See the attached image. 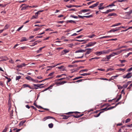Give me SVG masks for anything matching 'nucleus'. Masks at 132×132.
Masks as SVG:
<instances>
[{
	"label": "nucleus",
	"instance_id": "obj_49",
	"mask_svg": "<svg viewBox=\"0 0 132 132\" xmlns=\"http://www.w3.org/2000/svg\"><path fill=\"white\" fill-rule=\"evenodd\" d=\"M37 41H36L34 42V43L32 44V45H31L30 46H33L35 45H36L37 44Z\"/></svg>",
	"mask_w": 132,
	"mask_h": 132
},
{
	"label": "nucleus",
	"instance_id": "obj_2",
	"mask_svg": "<svg viewBox=\"0 0 132 132\" xmlns=\"http://www.w3.org/2000/svg\"><path fill=\"white\" fill-rule=\"evenodd\" d=\"M96 43L95 42H90L88 43V44L86 45V46L85 48H86L87 47H90L93 46Z\"/></svg>",
	"mask_w": 132,
	"mask_h": 132
},
{
	"label": "nucleus",
	"instance_id": "obj_6",
	"mask_svg": "<svg viewBox=\"0 0 132 132\" xmlns=\"http://www.w3.org/2000/svg\"><path fill=\"white\" fill-rule=\"evenodd\" d=\"M27 64H25L24 63H22L18 65L16 67L18 68H22L23 67H24L26 66Z\"/></svg>",
	"mask_w": 132,
	"mask_h": 132
},
{
	"label": "nucleus",
	"instance_id": "obj_57",
	"mask_svg": "<svg viewBox=\"0 0 132 132\" xmlns=\"http://www.w3.org/2000/svg\"><path fill=\"white\" fill-rule=\"evenodd\" d=\"M106 57L108 60V61L111 58V57L109 55H106Z\"/></svg>",
	"mask_w": 132,
	"mask_h": 132
},
{
	"label": "nucleus",
	"instance_id": "obj_8",
	"mask_svg": "<svg viewBox=\"0 0 132 132\" xmlns=\"http://www.w3.org/2000/svg\"><path fill=\"white\" fill-rule=\"evenodd\" d=\"M132 76V74L131 72L128 73L126 75V77H127V79H129L131 78Z\"/></svg>",
	"mask_w": 132,
	"mask_h": 132
},
{
	"label": "nucleus",
	"instance_id": "obj_40",
	"mask_svg": "<svg viewBox=\"0 0 132 132\" xmlns=\"http://www.w3.org/2000/svg\"><path fill=\"white\" fill-rule=\"evenodd\" d=\"M93 16V15H91L88 16H84V17L87 18H90L92 17Z\"/></svg>",
	"mask_w": 132,
	"mask_h": 132
},
{
	"label": "nucleus",
	"instance_id": "obj_34",
	"mask_svg": "<svg viewBox=\"0 0 132 132\" xmlns=\"http://www.w3.org/2000/svg\"><path fill=\"white\" fill-rule=\"evenodd\" d=\"M78 70L77 69H74L73 70H71V71H72L71 72L72 73H73L74 72H77L78 71Z\"/></svg>",
	"mask_w": 132,
	"mask_h": 132
},
{
	"label": "nucleus",
	"instance_id": "obj_50",
	"mask_svg": "<svg viewBox=\"0 0 132 132\" xmlns=\"http://www.w3.org/2000/svg\"><path fill=\"white\" fill-rule=\"evenodd\" d=\"M128 84H124L123 86V87L125 88H126L128 86Z\"/></svg>",
	"mask_w": 132,
	"mask_h": 132
},
{
	"label": "nucleus",
	"instance_id": "obj_61",
	"mask_svg": "<svg viewBox=\"0 0 132 132\" xmlns=\"http://www.w3.org/2000/svg\"><path fill=\"white\" fill-rule=\"evenodd\" d=\"M77 66V65H69L68 66V67H76Z\"/></svg>",
	"mask_w": 132,
	"mask_h": 132
},
{
	"label": "nucleus",
	"instance_id": "obj_22",
	"mask_svg": "<svg viewBox=\"0 0 132 132\" xmlns=\"http://www.w3.org/2000/svg\"><path fill=\"white\" fill-rule=\"evenodd\" d=\"M90 10L89 9H84L81 10V11L83 13H85L89 11Z\"/></svg>",
	"mask_w": 132,
	"mask_h": 132
},
{
	"label": "nucleus",
	"instance_id": "obj_27",
	"mask_svg": "<svg viewBox=\"0 0 132 132\" xmlns=\"http://www.w3.org/2000/svg\"><path fill=\"white\" fill-rule=\"evenodd\" d=\"M99 3V2H97L95 4L92 5V6H93V7L94 8L95 7L97 6V5H98Z\"/></svg>",
	"mask_w": 132,
	"mask_h": 132
},
{
	"label": "nucleus",
	"instance_id": "obj_5",
	"mask_svg": "<svg viewBox=\"0 0 132 132\" xmlns=\"http://www.w3.org/2000/svg\"><path fill=\"white\" fill-rule=\"evenodd\" d=\"M33 85L34 86L35 89H38V88H41L44 87V86H39V84H33Z\"/></svg>",
	"mask_w": 132,
	"mask_h": 132
},
{
	"label": "nucleus",
	"instance_id": "obj_32",
	"mask_svg": "<svg viewBox=\"0 0 132 132\" xmlns=\"http://www.w3.org/2000/svg\"><path fill=\"white\" fill-rule=\"evenodd\" d=\"M48 127L50 128H52L53 127V124L51 123L50 124H49L48 125Z\"/></svg>",
	"mask_w": 132,
	"mask_h": 132
},
{
	"label": "nucleus",
	"instance_id": "obj_51",
	"mask_svg": "<svg viewBox=\"0 0 132 132\" xmlns=\"http://www.w3.org/2000/svg\"><path fill=\"white\" fill-rule=\"evenodd\" d=\"M88 70L87 69H83V70H82L81 71H80V72H83L84 71L85 72H87L88 71Z\"/></svg>",
	"mask_w": 132,
	"mask_h": 132
},
{
	"label": "nucleus",
	"instance_id": "obj_12",
	"mask_svg": "<svg viewBox=\"0 0 132 132\" xmlns=\"http://www.w3.org/2000/svg\"><path fill=\"white\" fill-rule=\"evenodd\" d=\"M86 60H77V61H73L72 62V64H74V63L78 62H83L85 61Z\"/></svg>",
	"mask_w": 132,
	"mask_h": 132
},
{
	"label": "nucleus",
	"instance_id": "obj_52",
	"mask_svg": "<svg viewBox=\"0 0 132 132\" xmlns=\"http://www.w3.org/2000/svg\"><path fill=\"white\" fill-rule=\"evenodd\" d=\"M100 110H104V111H106L107 110H108V108H107V107H106L104 108L101 109Z\"/></svg>",
	"mask_w": 132,
	"mask_h": 132
},
{
	"label": "nucleus",
	"instance_id": "obj_26",
	"mask_svg": "<svg viewBox=\"0 0 132 132\" xmlns=\"http://www.w3.org/2000/svg\"><path fill=\"white\" fill-rule=\"evenodd\" d=\"M22 87L23 88H25L27 87H28L29 88V87H30V86L28 84H23L22 85Z\"/></svg>",
	"mask_w": 132,
	"mask_h": 132
},
{
	"label": "nucleus",
	"instance_id": "obj_25",
	"mask_svg": "<svg viewBox=\"0 0 132 132\" xmlns=\"http://www.w3.org/2000/svg\"><path fill=\"white\" fill-rule=\"evenodd\" d=\"M74 113H80V112H77V111L75 112H68L67 113H66V114H67L69 115V114H72Z\"/></svg>",
	"mask_w": 132,
	"mask_h": 132
},
{
	"label": "nucleus",
	"instance_id": "obj_60",
	"mask_svg": "<svg viewBox=\"0 0 132 132\" xmlns=\"http://www.w3.org/2000/svg\"><path fill=\"white\" fill-rule=\"evenodd\" d=\"M132 13V10H130L128 12H126V13H128L129 15L131 14Z\"/></svg>",
	"mask_w": 132,
	"mask_h": 132
},
{
	"label": "nucleus",
	"instance_id": "obj_44",
	"mask_svg": "<svg viewBox=\"0 0 132 132\" xmlns=\"http://www.w3.org/2000/svg\"><path fill=\"white\" fill-rule=\"evenodd\" d=\"M21 78V76H16V77L15 79L16 80H18L20 79Z\"/></svg>",
	"mask_w": 132,
	"mask_h": 132
},
{
	"label": "nucleus",
	"instance_id": "obj_37",
	"mask_svg": "<svg viewBox=\"0 0 132 132\" xmlns=\"http://www.w3.org/2000/svg\"><path fill=\"white\" fill-rule=\"evenodd\" d=\"M95 36V35L92 34V35H89L88 36V37L89 38H92Z\"/></svg>",
	"mask_w": 132,
	"mask_h": 132
},
{
	"label": "nucleus",
	"instance_id": "obj_41",
	"mask_svg": "<svg viewBox=\"0 0 132 132\" xmlns=\"http://www.w3.org/2000/svg\"><path fill=\"white\" fill-rule=\"evenodd\" d=\"M115 6V5L113 4V3H112L111 4L107 6H106V7H110V6Z\"/></svg>",
	"mask_w": 132,
	"mask_h": 132
},
{
	"label": "nucleus",
	"instance_id": "obj_59",
	"mask_svg": "<svg viewBox=\"0 0 132 132\" xmlns=\"http://www.w3.org/2000/svg\"><path fill=\"white\" fill-rule=\"evenodd\" d=\"M132 87V83L130 84L129 86L127 88V89H131Z\"/></svg>",
	"mask_w": 132,
	"mask_h": 132
},
{
	"label": "nucleus",
	"instance_id": "obj_31",
	"mask_svg": "<svg viewBox=\"0 0 132 132\" xmlns=\"http://www.w3.org/2000/svg\"><path fill=\"white\" fill-rule=\"evenodd\" d=\"M82 78V76H79L78 77H76L73 79V80H75L80 78Z\"/></svg>",
	"mask_w": 132,
	"mask_h": 132
},
{
	"label": "nucleus",
	"instance_id": "obj_62",
	"mask_svg": "<svg viewBox=\"0 0 132 132\" xmlns=\"http://www.w3.org/2000/svg\"><path fill=\"white\" fill-rule=\"evenodd\" d=\"M130 119L128 118L125 121V123H127L128 122H129L130 121Z\"/></svg>",
	"mask_w": 132,
	"mask_h": 132
},
{
	"label": "nucleus",
	"instance_id": "obj_4",
	"mask_svg": "<svg viewBox=\"0 0 132 132\" xmlns=\"http://www.w3.org/2000/svg\"><path fill=\"white\" fill-rule=\"evenodd\" d=\"M119 30V28L118 27L114 29H112L110 30L108 32L110 33L111 32H114L116 31H118Z\"/></svg>",
	"mask_w": 132,
	"mask_h": 132
},
{
	"label": "nucleus",
	"instance_id": "obj_42",
	"mask_svg": "<svg viewBox=\"0 0 132 132\" xmlns=\"http://www.w3.org/2000/svg\"><path fill=\"white\" fill-rule=\"evenodd\" d=\"M9 27V26L8 24H6L5 25L4 28V29H6L8 28Z\"/></svg>",
	"mask_w": 132,
	"mask_h": 132
},
{
	"label": "nucleus",
	"instance_id": "obj_28",
	"mask_svg": "<svg viewBox=\"0 0 132 132\" xmlns=\"http://www.w3.org/2000/svg\"><path fill=\"white\" fill-rule=\"evenodd\" d=\"M100 58V57H94L93 58H92L90 59L89 60V61H92V60L95 59H99Z\"/></svg>",
	"mask_w": 132,
	"mask_h": 132
},
{
	"label": "nucleus",
	"instance_id": "obj_54",
	"mask_svg": "<svg viewBox=\"0 0 132 132\" xmlns=\"http://www.w3.org/2000/svg\"><path fill=\"white\" fill-rule=\"evenodd\" d=\"M119 75H116V76H113L112 77V79H115L117 77H118V76Z\"/></svg>",
	"mask_w": 132,
	"mask_h": 132
},
{
	"label": "nucleus",
	"instance_id": "obj_3",
	"mask_svg": "<svg viewBox=\"0 0 132 132\" xmlns=\"http://www.w3.org/2000/svg\"><path fill=\"white\" fill-rule=\"evenodd\" d=\"M82 6V5H67L66 7H68V8H70L71 7H81Z\"/></svg>",
	"mask_w": 132,
	"mask_h": 132
},
{
	"label": "nucleus",
	"instance_id": "obj_17",
	"mask_svg": "<svg viewBox=\"0 0 132 132\" xmlns=\"http://www.w3.org/2000/svg\"><path fill=\"white\" fill-rule=\"evenodd\" d=\"M26 122V120L21 121L19 123V125L20 126H22L23 124L24 123H25Z\"/></svg>",
	"mask_w": 132,
	"mask_h": 132
},
{
	"label": "nucleus",
	"instance_id": "obj_58",
	"mask_svg": "<svg viewBox=\"0 0 132 132\" xmlns=\"http://www.w3.org/2000/svg\"><path fill=\"white\" fill-rule=\"evenodd\" d=\"M118 2H125L126 1L127 2V0H118Z\"/></svg>",
	"mask_w": 132,
	"mask_h": 132
},
{
	"label": "nucleus",
	"instance_id": "obj_21",
	"mask_svg": "<svg viewBox=\"0 0 132 132\" xmlns=\"http://www.w3.org/2000/svg\"><path fill=\"white\" fill-rule=\"evenodd\" d=\"M63 119H68L69 117L71 116H66L65 115H63Z\"/></svg>",
	"mask_w": 132,
	"mask_h": 132
},
{
	"label": "nucleus",
	"instance_id": "obj_20",
	"mask_svg": "<svg viewBox=\"0 0 132 132\" xmlns=\"http://www.w3.org/2000/svg\"><path fill=\"white\" fill-rule=\"evenodd\" d=\"M86 79H80L78 80H77V81H74L73 82V83H75L76 82H81L82 81L86 80Z\"/></svg>",
	"mask_w": 132,
	"mask_h": 132
},
{
	"label": "nucleus",
	"instance_id": "obj_38",
	"mask_svg": "<svg viewBox=\"0 0 132 132\" xmlns=\"http://www.w3.org/2000/svg\"><path fill=\"white\" fill-rule=\"evenodd\" d=\"M117 40V38H114V39H110L107 40H106V41H113V40L116 41Z\"/></svg>",
	"mask_w": 132,
	"mask_h": 132
},
{
	"label": "nucleus",
	"instance_id": "obj_9",
	"mask_svg": "<svg viewBox=\"0 0 132 132\" xmlns=\"http://www.w3.org/2000/svg\"><path fill=\"white\" fill-rule=\"evenodd\" d=\"M28 80H31V81H34V79L32 78L30 76H28L26 77H25Z\"/></svg>",
	"mask_w": 132,
	"mask_h": 132
},
{
	"label": "nucleus",
	"instance_id": "obj_53",
	"mask_svg": "<svg viewBox=\"0 0 132 132\" xmlns=\"http://www.w3.org/2000/svg\"><path fill=\"white\" fill-rule=\"evenodd\" d=\"M54 72H51L48 75V77L52 76V75H54Z\"/></svg>",
	"mask_w": 132,
	"mask_h": 132
},
{
	"label": "nucleus",
	"instance_id": "obj_64",
	"mask_svg": "<svg viewBox=\"0 0 132 132\" xmlns=\"http://www.w3.org/2000/svg\"><path fill=\"white\" fill-rule=\"evenodd\" d=\"M68 11H76V10L75 9H69L68 10Z\"/></svg>",
	"mask_w": 132,
	"mask_h": 132
},
{
	"label": "nucleus",
	"instance_id": "obj_55",
	"mask_svg": "<svg viewBox=\"0 0 132 132\" xmlns=\"http://www.w3.org/2000/svg\"><path fill=\"white\" fill-rule=\"evenodd\" d=\"M23 25H22L20 27H19L17 30V31H19L23 27Z\"/></svg>",
	"mask_w": 132,
	"mask_h": 132
},
{
	"label": "nucleus",
	"instance_id": "obj_13",
	"mask_svg": "<svg viewBox=\"0 0 132 132\" xmlns=\"http://www.w3.org/2000/svg\"><path fill=\"white\" fill-rule=\"evenodd\" d=\"M113 37L112 36H104L102 37H101L99 38V39H102L103 38H111Z\"/></svg>",
	"mask_w": 132,
	"mask_h": 132
},
{
	"label": "nucleus",
	"instance_id": "obj_46",
	"mask_svg": "<svg viewBox=\"0 0 132 132\" xmlns=\"http://www.w3.org/2000/svg\"><path fill=\"white\" fill-rule=\"evenodd\" d=\"M98 9L99 10H103L104 9V7L103 6H98Z\"/></svg>",
	"mask_w": 132,
	"mask_h": 132
},
{
	"label": "nucleus",
	"instance_id": "obj_14",
	"mask_svg": "<svg viewBox=\"0 0 132 132\" xmlns=\"http://www.w3.org/2000/svg\"><path fill=\"white\" fill-rule=\"evenodd\" d=\"M102 51H97L95 52L94 53L95 54L97 55V56H100L102 54Z\"/></svg>",
	"mask_w": 132,
	"mask_h": 132
},
{
	"label": "nucleus",
	"instance_id": "obj_39",
	"mask_svg": "<svg viewBox=\"0 0 132 132\" xmlns=\"http://www.w3.org/2000/svg\"><path fill=\"white\" fill-rule=\"evenodd\" d=\"M70 17H72V18H75V19H77L78 18V16H75L74 15H71L70 16Z\"/></svg>",
	"mask_w": 132,
	"mask_h": 132
},
{
	"label": "nucleus",
	"instance_id": "obj_16",
	"mask_svg": "<svg viewBox=\"0 0 132 132\" xmlns=\"http://www.w3.org/2000/svg\"><path fill=\"white\" fill-rule=\"evenodd\" d=\"M27 40V39L25 37H22L21 40H20V42H23L24 41H26Z\"/></svg>",
	"mask_w": 132,
	"mask_h": 132
},
{
	"label": "nucleus",
	"instance_id": "obj_33",
	"mask_svg": "<svg viewBox=\"0 0 132 132\" xmlns=\"http://www.w3.org/2000/svg\"><path fill=\"white\" fill-rule=\"evenodd\" d=\"M102 61H108V60L106 57H104L102 58V60H101Z\"/></svg>",
	"mask_w": 132,
	"mask_h": 132
},
{
	"label": "nucleus",
	"instance_id": "obj_29",
	"mask_svg": "<svg viewBox=\"0 0 132 132\" xmlns=\"http://www.w3.org/2000/svg\"><path fill=\"white\" fill-rule=\"evenodd\" d=\"M70 116L71 117H73L76 118H79V115H77L76 116H75L74 115H73V114H70Z\"/></svg>",
	"mask_w": 132,
	"mask_h": 132
},
{
	"label": "nucleus",
	"instance_id": "obj_24",
	"mask_svg": "<svg viewBox=\"0 0 132 132\" xmlns=\"http://www.w3.org/2000/svg\"><path fill=\"white\" fill-rule=\"evenodd\" d=\"M111 9H109V10H107V11L105 12H102V13H105L107 14H108L110 12H111Z\"/></svg>",
	"mask_w": 132,
	"mask_h": 132
},
{
	"label": "nucleus",
	"instance_id": "obj_7",
	"mask_svg": "<svg viewBox=\"0 0 132 132\" xmlns=\"http://www.w3.org/2000/svg\"><path fill=\"white\" fill-rule=\"evenodd\" d=\"M69 52V50H67L66 49L64 50L61 53V55H63L67 53H68Z\"/></svg>",
	"mask_w": 132,
	"mask_h": 132
},
{
	"label": "nucleus",
	"instance_id": "obj_43",
	"mask_svg": "<svg viewBox=\"0 0 132 132\" xmlns=\"http://www.w3.org/2000/svg\"><path fill=\"white\" fill-rule=\"evenodd\" d=\"M121 94L120 96H119V98H118L117 99V100L116 101V102H118L120 100V99L121 98Z\"/></svg>",
	"mask_w": 132,
	"mask_h": 132
},
{
	"label": "nucleus",
	"instance_id": "obj_36",
	"mask_svg": "<svg viewBox=\"0 0 132 132\" xmlns=\"http://www.w3.org/2000/svg\"><path fill=\"white\" fill-rule=\"evenodd\" d=\"M29 6L28 5H26L25 6H23L22 7V10H25Z\"/></svg>",
	"mask_w": 132,
	"mask_h": 132
},
{
	"label": "nucleus",
	"instance_id": "obj_10",
	"mask_svg": "<svg viewBox=\"0 0 132 132\" xmlns=\"http://www.w3.org/2000/svg\"><path fill=\"white\" fill-rule=\"evenodd\" d=\"M126 50H121L120 51H119L116 52H113L114 55H117L119 54L120 53H121L122 51H125Z\"/></svg>",
	"mask_w": 132,
	"mask_h": 132
},
{
	"label": "nucleus",
	"instance_id": "obj_11",
	"mask_svg": "<svg viewBox=\"0 0 132 132\" xmlns=\"http://www.w3.org/2000/svg\"><path fill=\"white\" fill-rule=\"evenodd\" d=\"M77 41L79 42H84L82 43L83 44L85 43H86V40H77V39H75L74 40H73V41Z\"/></svg>",
	"mask_w": 132,
	"mask_h": 132
},
{
	"label": "nucleus",
	"instance_id": "obj_18",
	"mask_svg": "<svg viewBox=\"0 0 132 132\" xmlns=\"http://www.w3.org/2000/svg\"><path fill=\"white\" fill-rule=\"evenodd\" d=\"M76 23V22L75 21L72 20H67V23Z\"/></svg>",
	"mask_w": 132,
	"mask_h": 132
},
{
	"label": "nucleus",
	"instance_id": "obj_35",
	"mask_svg": "<svg viewBox=\"0 0 132 132\" xmlns=\"http://www.w3.org/2000/svg\"><path fill=\"white\" fill-rule=\"evenodd\" d=\"M44 81L43 80H42V81H38V80L36 79H34V81L36 82H41L42 81Z\"/></svg>",
	"mask_w": 132,
	"mask_h": 132
},
{
	"label": "nucleus",
	"instance_id": "obj_56",
	"mask_svg": "<svg viewBox=\"0 0 132 132\" xmlns=\"http://www.w3.org/2000/svg\"><path fill=\"white\" fill-rule=\"evenodd\" d=\"M116 107V106L115 105L114 106H113L110 107L108 108V110H110L111 109L113 108H115Z\"/></svg>",
	"mask_w": 132,
	"mask_h": 132
},
{
	"label": "nucleus",
	"instance_id": "obj_19",
	"mask_svg": "<svg viewBox=\"0 0 132 132\" xmlns=\"http://www.w3.org/2000/svg\"><path fill=\"white\" fill-rule=\"evenodd\" d=\"M121 24V23H116L114 24L113 25L111 26V27H114L120 25Z\"/></svg>",
	"mask_w": 132,
	"mask_h": 132
},
{
	"label": "nucleus",
	"instance_id": "obj_63",
	"mask_svg": "<svg viewBox=\"0 0 132 132\" xmlns=\"http://www.w3.org/2000/svg\"><path fill=\"white\" fill-rule=\"evenodd\" d=\"M73 44H70L68 45V46L69 47L72 48V47Z\"/></svg>",
	"mask_w": 132,
	"mask_h": 132
},
{
	"label": "nucleus",
	"instance_id": "obj_23",
	"mask_svg": "<svg viewBox=\"0 0 132 132\" xmlns=\"http://www.w3.org/2000/svg\"><path fill=\"white\" fill-rule=\"evenodd\" d=\"M102 51V54H106L107 53H109V51H106L105 50H104Z\"/></svg>",
	"mask_w": 132,
	"mask_h": 132
},
{
	"label": "nucleus",
	"instance_id": "obj_30",
	"mask_svg": "<svg viewBox=\"0 0 132 132\" xmlns=\"http://www.w3.org/2000/svg\"><path fill=\"white\" fill-rule=\"evenodd\" d=\"M90 74V73H84L83 74H80L81 75L84 76H87L88 75H89Z\"/></svg>",
	"mask_w": 132,
	"mask_h": 132
},
{
	"label": "nucleus",
	"instance_id": "obj_47",
	"mask_svg": "<svg viewBox=\"0 0 132 132\" xmlns=\"http://www.w3.org/2000/svg\"><path fill=\"white\" fill-rule=\"evenodd\" d=\"M125 70H126V69L125 68H124V69H122V68H119V69H118V70L120 71H123V72L125 71Z\"/></svg>",
	"mask_w": 132,
	"mask_h": 132
},
{
	"label": "nucleus",
	"instance_id": "obj_1",
	"mask_svg": "<svg viewBox=\"0 0 132 132\" xmlns=\"http://www.w3.org/2000/svg\"><path fill=\"white\" fill-rule=\"evenodd\" d=\"M92 49L90 48H86L85 50L81 49L77 50L75 52V53L80 52L83 53L87 51L85 55V56L86 57V55L90 54L92 51Z\"/></svg>",
	"mask_w": 132,
	"mask_h": 132
},
{
	"label": "nucleus",
	"instance_id": "obj_45",
	"mask_svg": "<svg viewBox=\"0 0 132 132\" xmlns=\"http://www.w3.org/2000/svg\"><path fill=\"white\" fill-rule=\"evenodd\" d=\"M8 129V127L7 126H6L4 129L3 130L2 132H6Z\"/></svg>",
	"mask_w": 132,
	"mask_h": 132
},
{
	"label": "nucleus",
	"instance_id": "obj_48",
	"mask_svg": "<svg viewBox=\"0 0 132 132\" xmlns=\"http://www.w3.org/2000/svg\"><path fill=\"white\" fill-rule=\"evenodd\" d=\"M47 118V119H55V118L54 117H50V116H47L46 117V118Z\"/></svg>",
	"mask_w": 132,
	"mask_h": 132
},
{
	"label": "nucleus",
	"instance_id": "obj_15",
	"mask_svg": "<svg viewBox=\"0 0 132 132\" xmlns=\"http://www.w3.org/2000/svg\"><path fill=\"white\" fill-rule=\"evenodd\" d=\"M117 15V14L115 13H112L109 14L107 16V17H110L112 16H115Z\"/></svg>",
	"mask_w": 132,
	"mask_h": 132
}]
</instances>
